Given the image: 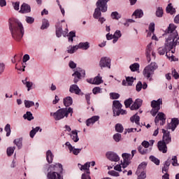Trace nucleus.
<instances>
[{
    "instance_id": "nucleus-57",
    "label": "nucleus",
    "mask_w": 179,
    "mask_h": 179,
    "mask_svg": "<svg viewBox=\"0 0 179 179\" xmlns=\"http://www.w3.org/2000/svg\"><path fill=\"white\" fill-rule=\"evenodd\" d=\"M101 90H102V89L100 88V87H95L92 90V93L94 94H98V93H101Z\"/></svg>"
},
{
    "instance_id": "nucleus-50",
    "label": "nucleus",
    "mask_w": 179,
    "mask_h": 179,
    "mask_svg": "<svg viewBox=\"0 0 179 179\" xmlns=\"http://www.w3.org/2000/svg\"><path fill=\"white\" fill-rule=\"evenodd\" d=\"M158 51V54H159V55H164L166 54V51H167V49H166V46L164 48L163 47H160L158 48L157 50Z\"/></svg>"
},
{
    "instance_id": "nucleus-55",
    "label": "nucleus",
    "mask_w": 179,
    "mask_h": 179,
    "mask_svg": "<svg viewBox=\"0 0 179 179\" xmlns=\"http://www.w3.org/2000/svg\"><path fill=\"white\" fill-rule=\"evenodd\" d=\"M4 131H6V136H10V124H7L4 128Z\"/></svg>"
},
{
    "instance_id": "nucleus-34",
    "label": "nucleus",
    "mask_w": 179,
    "mask_h": 179,
    "mask_svg": "<svg viewBox=\"0 0 179 179\" xmlns=\"http://www.w3.org/2000/svg\"><path fill=\"white\" fill-rule=\"evenodd\" d=\"M78 50H79L78 45H74V46L70 45L68 48L67 52L69 54H73L74 52H76Z\"/></svg>"
},
{
    "instance_id": "nucleus-4",
    "label": "nucleus",
    "mask_w": 179,
    "mask_h": 179,
    "mask_svg": "<svg viewBox=\"0 0 179 179\" xmlns=\"http://www.w3.org/2000/svg\"><path fill=\"white\" fill-rule=\"evenodd\" d=\"M158 66L156 62H152L150 64L148 65L145 67V69L143 71V75L145 76V78H147V79H149L155 73V71L156 69H157Z\"/></svg>"
},
{
    "instance_id": "nucleus-26",
    "label": "nucleus",
    "mask_w": 179,
    "mask_h": 179,
    "mask_svg": "<svg viewBox=\"0 0 179 179\" xmlns=\"http://www.w3.org/2000/svg\"><path fill=\"white\" fill-rule=\"evenodd\" d=\"M78 167H80V170H86L87 174H90V162H86L84 165H81L78 164Z\"/></svg>"
},
{
    "instance_id": "nucleus-6",
    "label": "nucleus",
    "mask_w": 179,
    "mask_h": 179,
    "mask_svg": "<svg viewBox=\"0 0 179 179\" xmlns=\"http://www.w3.org/2000/svg\"><path fill=\"white\" fill-rule=\"evenodd\" d=\"M162 104H163V101L162 99H159L157 101L153 100L151 101V107L152 109L151 110L150 113L153 117H155L156 114L159 113Z\"/></svg>"
},
{
    "instance_id": "nucleus-61",
    "label": "nucleus",
    "mask_w": 179,
    "mask_h": 179,
    "mask_svg": "<svg viewBox=\"0 0 179 179\" xmlns=\"http://www.w3.org/2000/svg\"><path fill=\"white\" fill-rule=\"evenodd\" d=\"M26 22L27 23H29V24H32V23H34V18L32 17H26Z\"/></svg>"
},
{
    "instance_id": "nucleus-56",
    "label": "nucleus",
    "mask_w": 179,
    "mask_h": 179,
    "mask_svg": "<svg viewBox=\"0 0 179 179\" xmlns=\"http://www.w3.org/2000/svg\"><path fill=\"white\" fill-rule=\"evenodd\" d=\"M108 174H109V176H112L113 177H120V173L115 171H110L108 172Z\"/></svg>"
},
{
    "instance_id": "nucleus-48",
    "label": "nucleus",
    "mask_w": 179,
    "mask_h": 179,
    "mask_svg": "<svg viewBox=\"0 0 179 179\" xmlns=\"http://www.w3.org/2000/svg\"><path fill=\"white\" fill-rule=\"evenodd\" d=\"M67 37H69V41H71V43H73V37H76V34L74 31H70L68 35H66Z\"/></svg>"
},
{
    "instance_id": "nucleus-64",
    "label": "nucleus",
    "mask_w": 179,
    "mask_h": 179,
    "mask_svg": "<svg viewBox=\"0 0 179 179\" xmlns=\"http://www.w3.org/2000/svg\"><path fill=\"white\" fill-rule=\"evenodd\" d=\"M172 166H178V162L177 160V156H173L172 157Z\"/></svg>"
},
{
    "instance_id": "nucleus-25",
    "label": "nucleus",
    "mask_w": 179,
    "mask_h": 179,
    "mask_svg": "<svg viewBox=\"0 0 179 179\" xmlns=\"http://www.w3.org/2000/svg\"><path fill=\"white\" fill-rule=\"evenodd\" d=\"M100 120V116H93L92 117L87 119L86 121V125L87 127H90V125H93L94 122H96V121H99Z\"/></svg>"
},
{
    "instance_id": "nucleus-3",
    "label": "nucleus",
    "mask_w": 179,
    "mask_h": 179,
    "mask_svg": "<svg viewBox=\"0 0 179 179\" xmlns=\"http://www.w3.org/2000/svg\"><path fill=\"white\" fill-rule=\"evenodd\" d=\"M73 113V108H61L57 110L55 113H50V116L53 117L55 121H59L64 118H68V115L71 114V117H72V114Z\"/></svg>"
},
{
    "instance_id": "nucleus-22",
    "label": "nucleus",
    "mask_w": 179,
    "mask_h": 179,
    "mask_svg": "<svg viewBox=\"0 0 179 179\" xmlns=\"http://www.w3.org/2000/svg\"><path fill=\"white\" fill-rule=\"evenodd\" d=\"M20 12V13H30V12H31V8H30V6L24 3L21 6Z\"/></svg>"
},
{
    "instance_id": "nucleus-63",
    "label": "nucleus",
    "mask_w": 179,
    "mask_h": 179,
    "mask_svg": "<svg viewBox=\"0 0 179 179\" xmlns=\"http://www.w3.org/2000/svg\"><path fill=\"white\" fill-rule=\"evenodd\" d=\"M121 36H122L121 31H120V30H117L113 34V37H115V38H117V39L120 38Z\"/></svg>"
},
{
    "instance_id": "nucleus-19",
    "label": "nucleus",
    "mask_w": 179,
    "mask_h": 179,
    "mask_svg": "<svg viewBox=\"0 0 179 179\" xmlns=\"http://www.w3.org/2000/svg\"><path fill=\"white\" fill-rule=\"evenodd\" d=\"M65 145L68 146L70 153H73L75 156H78V153H80L82 151V148H75L69 142H66Z\"/></svg>"
},
{
    "instance_id": "nucleus-31",
    "label": "nucleus",
    "mask_w": 179,
    "mask_h": 179,
    "mask_svg": "<svg viewBox=\"0 0 179 179\" xmlns=\"http://www.w3.org/2000/svg\"><path fill=\"white\" fill-rule=\"evenodd\" d=\"M147 164L146 162L141 163L136 172V174H141V172L145 171V169H146Z\"/></svg>"
},
{
    "instance_id": "nucleus-21",
    "label": "nucleus",
    "mask_w": 179,
    "mask_h": 179,
    "mask_svg": "<svg viewBox=\"0 0 179 179\" xmlns=\"http://www.w3.org/2000/svg\"><path fill=\"white\" fill-rule=\"evenodd\" d=\"M48 179H64L62 176H61V173H57V172H50L48 173Z\"/></svg>"
},
{
    "instance_id": "nucleus-51",
    "label": "nucleus",
    "mask_w": 179,
    "mask_h": 179,
    "mask_svg": "<svg viewBox=\"0 0 179 179\" xmlns=\"http://www.w3.org/2000/svg\"><path fill=\"white\" fill-rule=\"evenodd\" d=\"M14 143L19 149H22V138H17L14 140Z\"/></svg>"
},
{
    "instance_id": "nucleus-40",
    "label": "nucleus",
    "mask_w": 179,
    "mask_h": 179,
    "mask_svg": "<svg viewBox=\"0 0 179 179\" xmlns=\"http://www.w3.org/2000/svg\"><path fill=\"white\" fill-rule=\"evenodd\" d=\"M140 120H141V117H139V116L137 114L134 115V116H132L130 118V121L131 122H135V124H136V125H139Z\"/></svg>"
},
{
    "instance_id": "nucleus-28",
    "label": "nucleus",
    "mask_w": 179,
    "mask_h": 179,
    "mask_svg": "<svg viewBox=\"0 0 179 179\" xmlns=\"http://www.w3.org/2000/svg\"><path fill=\"white\" fill-rule=\"evenodd\" d=\"M143 16V10L137 9L133 13V17L136 19H139Z\"/></svg>"
},
{
    "instance_id": "nucleus-47",
    "label": "nucleus",
    "mask_w": 179,
    "mask_h": 179,
    "mask_svg": "<svg viewBox=\"0 0 179 179\" xmlns=\"http://www.w3.org/2000/svg\"><path fill=\"white\" fill-rule=\"evenodd\" d=\"M115 131L116 132L122 133L124 132V127L121 124H117L115 125Z\"/></svg>"
},
{
    "instance_id": "nucleus-10",
    "label": "nucleus",
    "mask_w": 179,
    "mask_h": 179,
    "mask_svg": "<svg viewBox=\"0 0 179 179\" xmlns=\"http://www.w3.org/2000/svg\"><path fill=\"white\" fill-rule=\"evenodd\" d=\"M86 75V72L85 70H82L81 69H78L72 74V76L74 77L73 82L74 83H78L80 79H82V76H85Z\"/></svg>"
},
{
    "instance_id": "nucleus-18",
    "label": "nucleus",
    "mask_w": 179,
    "mask_h": 179,
    "mask_svg": "<svg viewBox=\"0 0 179 179\" xmlns=\"http://www.w3.org/2000/svg\"><path fill=\"white\" fill-rule=\"evenodd\" d=\"M68 28L65 29V31H62V25H57L56 27V36L57 37L59 38L61 36H64V37H66V34H68Z\"/></svg>"
},
{
    "instance_id": "nucleus-43",
    "label": "nucleus",
    "mask_w": 179,
    "mask_h": 179,
    "mask_svg": "<svg viewBox=\"0 0 179 179\" xmlns=\"http://www.w3.org/2000/svg\"><path fill=\"white\" fill-rule=\"evenodd\" d=\"M113 138L115 142H120V141L122 139V136L121 134L116 133L113 135Z\"/></svg>"
},
{
    "instance_id": "nucleus-16",
    "label": "nucleus",
    "mask_w": 179,
    "mask_h": 179,
    "mask_svg": "<svg viewBox=\"0 0 179 179\" xmlns=\"http://www.w3.org/2000/svg\"><path fill=\"white\" fill-rule=\"evenodd\" d=\"M106 157L108 159V160H110V162H120V156H118V155L114 152H108L106 153Z\"/></svg>"
},
{
    "instance_id": "nucleus-62",
    "label": "nucleus",
    "mask_w": 179,
    "mask_h": 179,
    "mask_svg": "<svg viewBox=\"0 0 179 179\" xmlns=\"http://www.w3.org/2000/svg\"><path fill=\"white\" fill-rule=\"evenodd\" d=\"M136 92H141L142 90V82L139 81L136 85Z\"/></svg>"
},
{
    "instance_id": "nucleus-24",
    "label": "nucleus",
    "mask_w": 179,
    "mask_h": 179,
    "mask_svg": "<svg viewBox=\"0 0 179 179\" xmlns=\"http://www.w3.org/2000/svg\"><path fill=\"white\" fill-rule=\"evenodd\" d=\"M134 80H135V78H134V77H127L126 80H122V85L123 86H132Z\"/></svg>"
},
{
    "instance_id": "nucleus-7",
    "label": "nucleus",
    "mask_w": 179,
    "mask_h": 179,
    "mask_svg": "<svg viewBox=\"0 0 179 179\" xmlns=\"http://www.w3.org/2000/svg\"><path fill=\"white\" fill-rule=\"evenodd\" d=\"M99 67L101 69H104V68L111 69V58L107 56L101 57L99 61Z\"/></svg>"
},
{
    "instance_id": "nucleus-11",
    "label": "nucleus",
    "mask_w": 179,
    "mask_h": 179,
    "mask_svg": "<svg viewBox=\"0 0 179 179\" xmlns=\"http://www.w3.org/2000/svg\"><path fill=\"white\" fill-rule=\"evenodd\" d=\"M87 82L88 83H90L91 85H101L104 81L103 80V78L100 76V74H98L96 77L94 78H90L87 80Z\"/></svg>"
},
{
    "instance_id": "nucleus-52",
    "label": "nucleus",
    "mask_w": 179,
    "mask_h": 179,
    "mask_svg": "<svg viewBox=\"0 0 179 179\" xmlns=\"http://www.w3.org/2000/svg\"><path fill=\"white\" fill-rule=\"evenodd\" d=\"M110 97L112 100L120 99V94L115 93V92H111L110 93Z\"/></svg>"
},
{
    "instance_id": "nucleus-59",
    "label": "nucleus",
    "mask_w": 179,
    "mask_h": 179,
    "mask_svg": "<svg viewBox=\"0 0 179 179\" xmlns=\"http://www.w3.org/2000/svg\"><path fill=\"white\" fill-rule=\"evenodd\" d=\"M131 104H132V99L129 98L128 99H127L126 101H124V105L126 108H128V107H129L131 106Z\"/></svg>"
},
{
    "instance_id": "nucleus-44",
    "label": "nucleus",
    "mask_w": 179,
    "mask_h": 179,
    "mask_svg": "<svg viewBox=\"0 0 179 179\" xmlns=\"http://www.w3.org/2000/svg\"><path fill=\"white\" fill-rule=\"evenodd\" d=\"M110 17H112V19L118 20V19H121V14L118 13V12L117 11H115L111 13Z\"/></svg>"
},
{
    "instance_id": "nucleus-23",
    "label": "nucleus",
    "mask_w": 179,
    "mask_h": 179,
    "mask_svg": "<svg viewBox=\"0 0 179 179\" xmlns=\"http://www.w3.org/2000/svg\"><path fill=\"white\" fill-rule=\"evenodd\" d=\"M143 101L142 99H136L134 104L131 106L130 109L134 110H138V108H141L142 106V103Z\"/></svg>"
},
{
    "instance_id": "nucleus-49",
    "label": "nucleus",
    "mask_w": 179,
    "mask_h": 179,
    "mask_svg": "<svg viewBox=\"0 0 179 179\" xmlns=\"http://www.w3.org/2000/svg\"><path fill=\"white\" fill-rule=\"evenodd\" d=\"M24 106H25L26 108H30V107H33V106H34V102L32 101L25 100Z\"/></svg>"
},
{
    "instance_id": "nucleus-9",
    "label": "nucleus",
    "mask_w": 179,
    "mask_h": 179,
    "mask_svg": "<svg viewBox=\"0 0 179 179\" xmlns=\"http://www.w3.org/2000/svg\"><path fill=\"white\" fill-rule=\"evenodd\" d=\"M122 157L123 160L120 161L121 166L122 169H127L129 164H131V160H132V157H131V154L123 153L122 154Z\"/></svg>"
},
{
    "instance_id": "nucleus-8",
    "label": "nucleus",
    "mask_w": 179,
    "mask_h": 179,
    "mask_svg": "<svg viewBox=\"0 0 179 179\" xmlns=\"http://www.w3.org/2000/svg\"><path fill=\"white\" fill-rule=\"evenodd\" d=\"M145 54L148 62H150L152 59H156V52H155V50H153V48H152V43L147 45Z\"/></svg>"
},
{
    "instance_id": "nucleus-38",
    "label": "nucleus",
    "mask_w": 179,
    "mask_h": 179,
    "mask_svg": "<svg viewBox=\"0 0 179 179\" xmlns=\"http://www.w3.org/2000/svg\"><path fill=\"white\" fill-rule=\"evenodd\" d=\"M138 150L140 155H147V153H149V150H148V148H145L142 145H139L138 147Z\"/></svg>"
},
{
    "instance_id": "nucleus-14",
    "label": "nucleus",
    "mask_w": 179,
    "mask_h": 179,
    "mask_svg": "<svg viewBox=\"0 0 179 179\" xmlns=\"http://www.w3.org/2000/svg\"><path fill=\"white\" fill-rule=\"evenodd\" d=\"M110 0H98L96 5L103 13L107 12V2Z\"/></svg>"
},
{
    "instance_id": "nucleus-17",
    "label": "nucleus",
    "mask_w": 179,
    "mask_h": 179,
    "mask_svg": "<svg viewBox=\"0 0 179 179\" xmlns=\"http://www.w3.org/2000/svg\"><path fill=\"white\" fill-rule=\"evenodd\" d=\"M179 124V120L177 118H173L171 122L169 123L166 126V129H171V131H176L177 126Z\"/></svg>"
},
{
    "instance_id": "nucleus-35",
    "label": "nucleus",
    "mask_w": 179,
    "mask_h": 179,
    "mask_svg": "<svg viewBox=\"0 0 179 179\" xmlns=\"http://www.w3.org/2000/svg\"><path fill=\"white\" fill-rule=\"evenodd\" d=\"M71 138L72 139V141H73V142L79 141V137L78 136V131L76 130L71 131Z\"/></svg>"
},
{
    "instance_id": "nucleus-2",
    "label": "nucleus",
    "mask_w": 179,
    "mask_h": 179,
    "mask_svg": "<svg viewBox=\"0 0 179 179\" xmlns=\"http://www.w3.org/2000/svg\"><path fill=\"white\" fill-rule=\"evenodd\" d=\"M9 29L14 40H16V41L22 40L24 34V29L23 28L22 22H19L17 20H10Z\"/></svg>"
},
{
    "instance_id": "nucleus-5",
    "label": "nucleus",
    "mask_w": 179,
    "mask_h": 179,
    "mask_svg": "<svg viewBox=\"0 0 179 179\" xmlns=\"http://www.w3.org/2000/svg\"><path fill=\"white\" fill-rule=\"evenodd\" d=\"M113 111L114 114V117L120 115H124L127 114V110L122 109V104L120 101H113Z\"/></svg>"
},
{
    "instance_id": "nucleus-60",
    "label": "nucleus",
    "mask_w": 179,
    "mask_h": 179,
    "mask_svg": "<svg viewBox=\"0 0 179 179\" xmlns=\"http://www.w3.org/2000/svg\"><path fill=\"white\" fill-rule=\"evenodd\" d=\"M172 76L174 78V79H179V73L176 71L175 69H172Z\"/></svg>"
},
{
    "instance_id": "nucleus-1",
    "label": "nucleus",
    "mask_w": 179,
    "mask_h": 179,
    "mask_svg": "<svg viewBox=\"0 0 179 179\" xmlns=\"http://www.w3.org/2000/svg\"><path fill=\"white\" fill-rule=\"evenodd\" d=\"M177 27L173 24H170L166 30V38L165 39L164 47L168 51H171L173 48L179 44V36L177 32Z\"/></svg>"
},
{
    "instance_id": "nucleus-15",
    "label": "nucleus",
    "mask_w": 179,
    "mask_h": 179,
    "mask_svg": "<svg viewBox=\"0 0 179 179\" xmlns=\"http://www.w3.org/2000/svg\"><path fill=\"white\" fill-rule=\"evenodd\" d=\"M162 134H163V137H162V142L169 144L170 142H171V136H170V131L162 129Z\"/></svg>"
},
{
    "instance_id": "nucleus-20",
    "label": "nucleus",
    "mask_w": 179,
    "mask_h": 179,
    "mask_svg": "<svg viewBox=\"0 0 179 179\" xmlns=\"http://www.w3.org/2000/svg\"><path fill=\"white\" fill-rule=\"evenodd\" d=\"M158 149L162 153H167V144L164 141H160L158 142Z\"/></svg>"
},
{
    "instance_id": "nucleus-36",
    "label": "nucleus",
    "mask_w": 179,
    "mask_h": 179,
    "mask_svg": "<svg viewBox=\"0 0 179 179\" xmlns=\"http://www.w3.org/2000/svg\"><path fill=\"white\" fill-rule=\"evenodd\" d=\"M166 13H170V15H174L176 13V8H173V6L171 3H169L166 8Z\"/></svg>"
},
{
    "instance_id": "nucleus-12",
    "label": "nucleus",
    "mask_w": 179,
    "mask_h": 179,
    "mask_svg": "<svg viewBox=\"0 0 179 179\" xmlns=\"http://www.w3.org/2000/svg\"><path fill=\"white\" fill-rule=\"evenodd\" d=\"M159 121H161L160 125L166 124V115L162 112L158 113L157 115L155 117V122L156 125L159 124Z\"/></svg>"
},
{
    "instance_id": "nucleus-27",
    "label": "nucleus",
    "mask_w": 179,
    "mask_h": 179,
    "mask_svg": "<svg viewBox=\"0 0 179 179\" xmlns=\"http://www.w3.org/2000/svg\"><path fill=\"white\" fill-rule=\"evenodd\" d=\"M70 93H75V94H79L81 90L77 85H72L69 89Z\"/></svg>"
},
{
    "instance_id": "nucleus-46",
    "label": "nucleus",
    "mask_w": 179,
    "mask_h": 179,
    "mask_svg": "<svg viewBox=\"0 0 179 179\" xmlns=\"http://www.w3.org/2000/svg\"><path fill=\"white\" fill-rule=\"evenodd\" d=\"M150 160L152 162V163H155L157 166H159L160 164V160L159 159L156 158V157L151 155L150 156Z\"/></svg>"
},
{
    "instance_id": "nucleus-32",
    "label": "nucleus",
    "mask_w": 179,
    "mask_h": 179,
    "mask_svg": "<svg viewBox=\"0 0 179 179\" xmlns=\"http://www.w3.org/2000/svg\"><path fill=\"white\" fill-rule=\"evenodd\" d=\"M54 159V155H52V152L51 150H48L46 152V159L48 163H52V160Z\"/></svg>"
},
{
    "instance_id": "nucleus-39",
    "label": "nucleus",
    "mask_w": 179,
    "mask_h": 179,
    "mask_svg": "<svg viewBox=\"0 0 179 179\" xmlns=\"http://www.w3.org/2000/svg\"><path fill=\"white\" fill-rule=\"evenodd\" d=\"M23 118L24 120H27L28 121H31V120H34V117H33V114L30 111H27L26 114L23 115Z\"/></svg>"
},
{
    "instance_id": "nucleus-54",
    "label": "nucleus",
    "mask_w": 179,
    "mask_h": 179,
    "mask_svg": "<svg viewBox=\"0 0 179 179\" xmlns=\"http://www.w3.org/2000/svg\"><path fill=\"white\" fill-rule=\"evenodd\" d=\"M15 149H16L15 147H10L7 148L8 156H12L13 155V152H15Z\"/></svg>"
},
{
    "instance_id": "nucleus-45",
    "label": "nucleus",
    "mask_w": 179,
    "mask_h": 179,
    "mask_svg": "<svg viewBox=\"0 0 179 179\" xmlns=\"http://www.w3.org/2000/svg\"><path fill=\"white\" fill-rule=\"evenodd\" d=\"M129 68L132 72H136V71L139 70V64L134 63V64L130 65Z\"/></svg>"
},
{
    "instance_id": "nucleus-58",
    "label": "nucleus",
    "mask_w": 179,
    "mask_h": 179,
    "mask_svg": "<svg viewBox=\"0 0 179 179\" xmlns=\"http://www.w3.org/2000/svg\"><path fill=\"white\" fill-rule=\"evenodd\" d=\"M138 176V179H145L146 178V173L145 171H142L140 173H136Z\"/></svg>"
},
{
    "instance_id": "nucleus-13",
    "label": "nucleus",
    "mask_w": 179,
    "mask_h": 179,
    "mask_svg": "<svg viewBox=\"0 0 179 179\" xmlns=\"http://www.w3.org/2000/svg\"><path fill=\"white\" fill-rule=\"evenodd\" d=\"M62 165L61 164H56L55 165H50L48 171L52 173H57V174H61L62 173Z\"/></svg>"
},
{
    "instance_id": "nucleus-53",
    "label": "nucleus",
    "mask_w": 179,
    "mask_h": 179,
    "mask_svg": "<svg viewBox=\"0 0 179 179\" xmlns=\"http://www.w3.org/2000/svg\"><path fill=\"white\" fill-rule=\"evenodd\" d=\"M156 16L157 17H162L163 16V8L158 7L156 11Z\"/></svg>"
},
{
    "instance_id": "nucleus-41",
    "label": "nucleus",
    "mask_w": 179,
    "mask_h": 179,
    "mask_svg": "<svg viewBox=\"0 0 179 179\" xmlns=\"http://www.w3.org/2000/svg\"><path fill=\"white\" fill-rule=\"evenodd\" d=\"M173 54H174V51L173 50H169L166 52V57L169 59V61H176V59H174L175 57L173 55Z\"/></svg>"
},
{
    "instance_id": "nucleus-30",
    "label": "nucleus",
    "mask_w": 179,
    "mask_h": 179,
    "mask_svg": "<svg viewBox=\"0 0 179 179\" xmlns=\"http://www.w3.org/2000/svg\"><path fill=\"white\" fill-rule=\"evenodd\" d=\"M73 103V101L72 99V97L67 96L64 99V104L66 107H69V106H72V103Z\"/></svg>"
},
{
    "instance_id": "nucleus-29",
    "label": "nucleus",
    "mask_w": 179,
    "mask_h": 179,
    "mask_svg": "<svg viewBox=\"0 0 179 179\" xmlns=\"http://www.w3.org/2000/svg\"><path fill=\"white\" fill-rule=\"evenodd\" d=\"M78 48L80 50H89L90 48V43L89 42L80 43L78 45Z\"/></svg>"
},
{
    "instance_id": "nucleus-42",
    "label": "nucleus",
    "mask_w": 179,
    "mask_h": 179,
    "mask_svg": "<svg viewBox=\"0 0 179 179\" xmlns=\"http://www.w3.org/2000/svg\"><path fill=\"white\" fill-rule=\"evenodd\" d=\"M50 26V22L48 21V20H43L42 21V26L41 27V30H44L49 27Z\"/></svg>"
},
{
    "instance_id": "nucleus-37",
    "label": "nucleus",
    "mask_w": 179,
    "mask_h": 179,
    "mask_svg": "<svg viewBox=\"0 0 179 179\" xmlns=\"http://www.w3.org/2000/svg\"><path fill=\"white\" fill-rule=\"evenodd\" d=\"M22 83L23 85H25L26 87H27V91L30 92L31 87L33 86V83L27 81V78H26L25 80H22Z\"/></svg>"
},
{
    "instance_id": "nucleus-33",
    "label": "nucleus",
    "mask_w": 179,
    "mask_h": 179,
    "mask_svg": "<svg viewBox=\"0 0 179 179\" xmlns=\"http://www.w3.org/2000/svg\"><path fill=\"white\" fill-rule=\"evenodd\" d=\"M101 8H99V7H96L94 10V13L93 14V17L94 19H99V17H101Z\"/></svg>"
}]
</instances>
